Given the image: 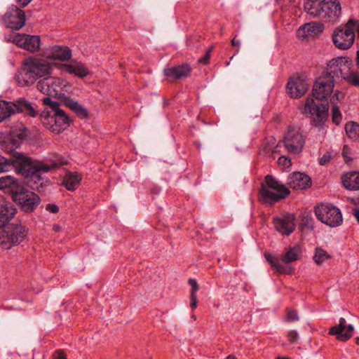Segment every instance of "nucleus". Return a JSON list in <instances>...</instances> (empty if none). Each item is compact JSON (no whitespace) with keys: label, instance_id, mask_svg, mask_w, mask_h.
Returning <instances> with one entry per match:
<instances>
[{"label":"nucleus","instance_id":"nucleus-1","mask_svg":"<svg viewBox=\"0 0 359 359\" xmlns=\"http://www.w3.org/2000/svg\"><path fill=\"white\" fill-rule=\"evenodd\" d=\"M335 76L330 72V62L321 75L316 79L312 88V97L306 99L303 113L309 116L313 126L321 128L327 120L328 97L333 93Z\"/></svg>","mask_w":359,"mask_h":359},{"label":"nucleus","instance_id":"nucleus-2","mask_svg":"<svg viewBox=\"0 0 359 359\" xmlns=\"http://www.w3.org/2000/svg\"><path fill=\"white\" fill-rule=\"evenodd\" d=\"M55 168V164H45L22 152L13 153L8 158L0 155V173L15 169L18 175L35 184L43 180V174Z\"/></svg>","mask_w":359,"mask_h":359},{"label":"nucleus","instance_id":"nucleus-3","mask_svg":"<svg viewBox=\"0 0 359 359\" xmlns=\"http://www.w3.org/2000/svg\"><path fill=\"white\" fill-rule=\"evenodd\" d=\"M52 70L53 67L48 60L30 57L25 60L15 79L20 86H27L50 75Z\"/></svg>","mask_w":359,"mask_h":359},{"label":"nucleus","instance_id":"nucleus-4","mask_svg":"<svg viewBox=\"0 0 359 359\" xmlns=\"http://www.w3.org/2000/svg\"><path fill=\"white\" fill-rule=\"evenodd\" d=\"M42 101L48 109L41 113V121L47 129L60 133L69 126V116L60 108L59 104L53 101L50 97H43Z\"/></svg>","mask_w":359,"mask_h":359},{"label":"nucleus","instance_id":"nucleus-5","mask_svg":"<svg viewBox=\"0 0 359 359\" xmlns=\"http://www.w3.org/2000/svg\"><path fill=\"white\" fill-rule=\"evenodd\" d=\"M305 11L313 18H318L327 22L336 21L341 14V4L339 0H321Z\"/></svg>","mask_w":359,"mask_h":359},{"label":"nucleus","instance_id":"nucleus-6","mask_svg":"<svg viewBox=\"0 0 359 359\" xmlns=\"http://www.w3.org/2000/svg\"><path fill=\"white\" fill-rule=\"evenodd\" d=\"M352 66V60L347 57H339L330 61V69L336 80L342 79L352 86H359V74L351 71Z\"/></svg>","mask_w":359,"mask_h":359},{"label":"nucleus","instance_id":"nucleus-7","mask_svg":"<svg viewBox=\"0 0 359 359\" xmlns=\"http://www.w3.org/2000/svg\"><path fill=\"white\" fill-rule=\"evenodd\" d=\"M15 113H24L32 117H36L38 111L32 102L22 97L14 102H0V123Z\"/></svg>","mask_w":359,"mask_h":359},{"label":"nucleus","instance_id":"nucleus-8","mask_svg":"<svg viewBox=\"0 0 359 359\" xmlns=\"http://www.w3.org/2000/svg\"><path fill=\"white\" fill-rule=\"evenodd\" d=\"M358 20L349 19L344 26H340L335 29L332 34V41L335 46L341 50L349 48L355 40V27Z\"/></svg>","mask_w":359,"mask_h":359},{"label":"nucleus","instance_id":"nucleus-9","mask_svg":"<svg viewBox=\"0 0 359 359\" xmlns=\"http://www.w3.org/2000/svg\"><path fill=\"white\" fill-rule=\"evenodd\" d=\"M316 217L330 227H337L343 222L341 210L330 203H322L314 207Z\"/></svg>","mask_w":359,"mask_h":359},{"label":"nucleus","instance_id":"nucleus-10","mask_svg":"<svg viewBox=\"0 0 359 359\" xmlns=\"http://www.w3.org/2000/svg\"><path fill=\"white\" fill-rule=\"evenodd\" d=\"M27 234V229L21 224H11L6 226L0 236V245L10 249L13 245L20 244Z\"/></svg>","mask_w":359,"mask_h":359},{"label":"nucleus","instance_id":"nucleus-11","mask_svg":"<svg viewBox=\"0 0 359 359\" xmlns=\"http://www.w3.org/2000/svg\"><path fill=\"white\" fill-rule=\"evenodd\" d=\"M37 89L44 95L60 98L65 95L63 88L66 87L64 80L50 75L40 79L36 85Z\"/></svg>","mask_w":359,"mask_h":359},{"label":"nucleus","instance_id":"nucleus-12","mask_svg":"<svg viewBox=\"0 0 359 359\" xmlns=\"http://www.w3.org/2000/svg\"><path fill=\"white\" fill-rule=\"evenodd\" d=\"M283 144L288 152L298 154L305 144V137L300 128L289 126L283 136Z\"/></svg>","mask_w":359,"mask_h":359},{"label":"nucleus","instance_id":"nucleus-13","mask_svg":"<svg viewBox=\"0 0 359 359\" xmlns=\"http://www.w3.org/2000/svg\"><path fill=\"white\" fill-rule=\"evenodd\" d=\"M13 200L26 212H33L41 202V198L36 194L27 190L25 187L13 196Z\"/></svg>","mask_w":359,"mask_h":359},{"label":"nucleus","instance_id":"nucleus-14","mask_svg":"<svg viewBox=\"0 0 359 359\" xmlns=\"http://www.w3.org/2000/svg\"><path fill=\"white\" fill-rule=\"evenodd\" d=\"M5 27L13 30H20L25 24V13L17 6L12 5L2 17Z\"/></svg>","mask_w":359,"mask_h":359},{"label":"nucleus","instance_id":"nucleus-15","mask_svg":"<svg viewBox=\"0 0 359 359\" xmlns=\"http://www.w3.org/2000/svg\"><path fill=\"white\" fill-rule=\"evenodd\" d=\"M310 83L305 76H292L290 78L286 86L287 94L292 98H299L308 90Z\"/></svg>","mask_w":359,"mask_h":359},{"label":"nucleus","instance_id":"nucleus-16","mask_svg":"<svg viewBox=\"0 0 359 359\" xmlns=\"http://www.w3.org/2000/svg\"><path fill=\"white\" fill-rule=\"evenodd\" d=\"M294 216L292 215L273 218V223L277 231L284 236L290 235L295 229Z\"/></svg>","mask_w":359,"mask_h":359},{"label":"nucleus","instance_id":"nucleus-17","mask_svg":"<svg viewBox=\"0 0 359 359\" xmlns=\"http://www.w3.org/2000/svg\"><path fill=\"white\" fill-rule=\"evenodd\" d=\"M353 326L352 325H347L346 320L341 318L339 324L330 329L329 334L335 335L337 339L341 341H346L353 336Z\"/></svg>","mask_w":359,"mask_h":359},{"label":"nucleus","instance_id":"nucleus-18","mask_svg":"<svg viewBox=\"0 0 359 359\" xmlns=\"http://www.w3.org/2000/svg\"><path fill=\"white\" fill-rule=\"evenodd\" d=\"M311 177L303 172H295L290 174L287 180L288 186L296 190H304L311 186Z\"/></svg>","mask_w":359,"mask_h":359},{"label":"nucleus","instance_id":"nucleus-19","mask_svg":"<svg viewBox=\"0 0 359 359\" xmlns=\"http://www.w3.org/2000/svg\"><path fill=\"white\" fill-rule=\"evenodd\" d=\"M191 71L188 64H182L177 66L164 69V75L170 82L187 77Z\"/></svg>","mask_w":359,"mask_h":359},{"label":"nucleus","instance_id":"nucleus-20","mask_svg":"<svg viewBox=\"0 0 359 359\" xmlns=\"http://www.w3.org/2000/svg\"><path fill=\"white\" fill-rule=\"evenodd\" d=\"M23 184L16 178L11 175L0 177V190L10 193L12 198L20 190H22Z\"/></svg>","mask_w":359,"mask_h":359},{"label":"nucleus","instance_id":"nucleus-21","mask_svg":"<svg viewBox=\"0 0 359 359\" xmlns=\"http://www.w3.org/2000/svg\"><path fill=\"white\" fill-rule=\"evenodd\" d=\"M324 25L320 22H311L301 27L297 34L299 37H313L323 32Z\"/></svg>","mask_w":359,"mask_h":359},{"label":"nucleus","instance_id":"nucleus-22","mask_svg":"<svg viewBox=\"0 0 359 359\" xmlns=\"http://www.w3.org/2000/svg\"><path fill=\"white\" fill-rule=\"evenodd\" d=\"M259 201L266 204H273L280 200L286 198L287 196L279 193L276 191L262 187L259 190Z\"/></svg>","mask_w":359,"mask_h":359},{"label":"nucleus","instance_id":"nucleus-23","mask_svg":"<svg viewBox=\"0 0 359 359\" xmlns=\"http://www.w3.org/2000/svg\"><path fill=\"white\" fill-rule=\"evenodd\" d=\"M72 57V51L67 46H55L47 53V58L53 60L67 61Z\"/></svg>","mask_w":359,"mask_h":359},{"label":"nucleus","instance_id":"nucleus-24","mask_svg":"<svg viewBox=\"0 0 359 359\" xmlns=\"http://www.w3.org/2000/svg\"><path fill=\"white\" fill-rule=\"evenodd\" d=\"M15 213L16 210L11 205L8 206L4 198L0 196V228L4 227Z\"/></svg>","mask_w":359,"mask_h":359},{"label":"nucleus","instance_id":"nucleus-25","mask_svg":"<svg viewBox=\"0 0 359 359\" xmlns=\"http://www.w3.org/2000/svg\"><path fill=\"white\" fill-rule=\"evenodd\" d=\"M22 42L18 46L29 52H36L39 49L41 39L37 35L22 34Z\"/></svg>","mask_w":359,"mask_h":359},{"label":"nucleus","instance_id":"nucleus-26","mask_svg":"<svg viewBox=\"0 0 359 359\" xmlns=\"http://www.w3.org/2000/svg\"><path fill=\"white\" fill-rule=\"evenodd\" d=\"M261 187L276 191L287 196L290 193V190L285 184L280 183V182L271 175H267L265 176L264 182L262 183Z\"/></svg>","mask_w":359,"mask_h":359},{"label":"nucleus","instance_id":"nucleus-27","mask_svg":"<svg viewBox=\"0 0 359 359\" xmlns=\"http://www.w3.org/2000/svg\"><path fill=\"white\" fill-rule=\"evenodd\" d=\"M265 258L273 269L278 273L292 274L294 271L292 267L282 264L278 257L271 254H265Z\"/></svg>","mask_w":359,"mask_h":359},{"label":"nucleus","instance_id":"nucleus-28","mask_svg":"<svg viewBox=\"0 0 359 359\" xmlns=\"http://www.w3.org/2000/svg\"><path fill=\"white\" fill-rule=\"evenodd\" d=\"M62 69L67 73L74 74L79 77L83 78L89 74L88 69L81 62H74L64 65Z\"/></svg>","mask_w":359,"mask_h":359},{"label":"nucleus","instance_id":"nucleus-29","mask_svg":"<svg viewBox=\"0 0 359 359\" xmlns=\"http://www.w3.org/2000/svg\"><path fill=\"white\" fill-rule=\"evenodd\" d=\"M81 180V174L69 171L64 176L63 184L69 191H74L78 188Z\"/></svg>","mask_w":359,"mask_h":359},{"label":"nucleus","instance_id":"nucleus-30","mask_svg":"<svg viewBox=\"0 0 359 359\" xmlns=\"http://www.w3.org/2000/svg\"><path fill=\"white\" fill-rule=\"evenodd\" d=\"M345 188L349 190H359V172L352 171L346 173L342 178Z\"/></svg>","mask_w":359,"mask_h":359},{"label":"nucleus","instance_id":"nucleus-31","mask_svg":"<svg viewBox=\"0 0 359 359\" xmlns=\"http://www.w3.org/2000/svg\"><path fill=\"white\" fill-rule=\"evenodd\" d=\"M20 147L18 140L12 136H7L5 139L0 142V148L5 152L10 154L12 156L13 153L17 152L15 149Z\"/></svg>","mask_w":359,"mask_h":359},{"label":"nucleus","instance_id":"nucleus-32","mask_svg":"<svg viewBox=\"0 0 359 359\" xmlns=\"http://www.w3.org/2000/svg\"><path fill=\"white\" fill-rule=\"evenodd\" d=\"M301 257L300 248L298 246H293L289 248L285 255L281 257V261L285 264L295 262Z\"/></svg>","mask_w":359,"mask_h":359},{"label":"nucleus","instance_id":"nucleus-33","mask_svg":"<svg viewBox=\"0 0 359 359\" xmlns=\"http://www.w3.org/2000/svg\"><path fill=\"white\" fill-rule=\"evenodd\" d=\"M65 106L70 108L72 111H74L78 116L85 118L88 116V112L85 107L81 105L79 102L75 101L74 100L67 98L65 100Z\"/></svg>","mask_w":359,"mask_h":359},{"label":"nucleus","instance_id":"nucleus-34","mask_svg":"<svg viewBox=\"0 0 359 359\" xmlns=\"http://www.w3.org/2000/svg\"><path fill=\"white\" fill-rule=\"evenodd\" d=\"M345 130L350 139L353 141H359V124L355 122H348L345 126Z\"/></svg>","mask_w":359,"mask_h":359},{"label":"nucleus","instance_id":"nucleus-35","mask_svg":"<svg viewBox=\"0 0 359 359\" xmlns=\"http://www.w3.org/2000/svg\"><path fill=\"white\" fill-rule=\"evenodd\" d=\"M331 256L327 251L321 248H316L315 255L313 256V260L318 265L323 264L325 261L330 259Z\"/></svg>","mask_w":359,"mask_h":359},{"label":"nucleus","instance_id":"nucleus-36","mask_svg":"<svg viewBox=\"0 0 359 359\" xmlns=\"http://www.w3.org/2000/svg\"><path fill=\"white\" fill-rule=\"evenodd\" d=\"M4 41L6 42H12L18 46V43L22 42L21 34L13 32L6 34L4 36Z\"/></svg>","mask_w":359,"mask_h":359},{"label":"nucleus","instance_id":"nucleus-37","mask_svg":"<svg viewBox=\"0 0 359 359\" xmlns=\"http://www.w3.org/2000/svg\"><path fill=\"white\" fill-rule=\"evenodd\" d=\"M28 130L27 128L23 127L18 130H16L14 132L13 135H11L12 137H15L17 140H18L19 142L20 143L22 140H25L28 136Z\"/></svg>","mask_w":359,"mask_h":359},{"label":"nucleus","instance_id":"nucleus-38","mask_svg":"<svg viewBox=\"0 0 359 359\" xmlns=\"http://www.w3.org/2000/svg\"><path fill=\"white\" fill-rule=\"evenodd\" d=\"M332 115V121L337 125L339 124L341 120V114L339 109V107L337 106V104H333Z\"/></svg>","mask_w":359,"mask_h":359},{"label":"nucleus","instance_id":"nucleus-39","mask_svg":"<svg viewBox=\"0 0 359 359\" xmlns=\"http://www.w3.org/2000/svg\"><path fill=\"white\" fill-rule=\"evenodd\" d=\"M278 163L280 167H281V169L283 170H287L290 168L292 163L291 160L288 157H286L285 156H281L278 158Z\"/></svg>","mask_w":359,"mask_h":359},{"label":"nucleus","instance_id":"nucleus-40","mask_svg":"<svg viewBox=\"0 0 359 359\" xmlns=\"http://www.w3.org/2000/svg\"><path fill=\"white\" fill-rule=\"evenodd\" d=\"M299 320L297 311L293 309H287L286 321L294 322Z\"/></svg>","mask_w":359,"mask_h":359},{"label":"nucleus","instance_id":"nucleus-41","mask_svg":"<svg viewBox=\"0 0 359 359\" xmlns=\"http://www.w3.org/2000/svg\"><path fill=\"white\" fill-rule=\"evenodd\" d=\"M330 102L333 104H337V102L341 101L344 98V95L339 90L334 92L332 95H330Z\"/></svg>","mask_w":359,"mask_h":359},{"label":"nucleus","instance_id":"nucleus-42","mask_svg":"<svg viewBox=\"0 0 359 359\" xmlns=\"http://www.w3.org/2000/svg\"><path fill=\"white\" fill-rule=\"evenodd\" d=\"M287 338L291 344H295L297 342L299 334L296 330H291L288 332Z\"/></svg>","mask_w":359,"mask_h":359},{"label":"nucleus","instance_id":"nucleus-43","mask_svg":"<svg viewBox=\"0 0 359 359\" xmlns=\"http://www.w3.org/2000/svg\"><path fill=\"white\" fill-rule=\"evenodd\" d=\"M189 283L191 286V295L196 294V292L198 290V285L196 280L190 278L189 280Z\"/></svg>","mask_w":359,"mask_h":359},{"label":"nucleus","instance_id":"nucleus-44","mask_svg":"<svg viewBox=\"0 0 359 359\" xmlns=\"http://www.w3.org/2000/svg\"><path fill=\"white\" fill-rule=\"evenodd\" d=\"M330 159L331 155L329 153H326L320 158L319 163L321 165H324L330 162Z\"/></svg>","mask_w":359,"mask_h":359},{"label":"nucleus","instance_id":"nucleus-45","mask_svg":"<svg viewBox=\"0 0 359 359\" xmlns=\"http://www.w3.org/2000/svg\"><path fill=\"white\" fill-rule=\"evenodd\" d=\"M210 52H211V49L208 50L205 55L203 57H201L198 60V62L200 63H203L204 65L208 64L209 62L210 57Z\"/></svg>","mask_w":359,"mask_h":359},{"label":"nucleus","instance_id":"nucleus-46","mask_svg":"<svg viewBox=\"0 0 359 359\" xmlns=\"http://www.w3.org/2000/svg\"><path fill=\"white\" fill-rule=\"evenodd\" d=\"M53 359H67V356L62 351L58 350L53 353Z\"/></svg>","mask_w":359,"mask_h":359},{"label":"nucleus","instance_id":"nucleus-47","mask_svg":"<svg viewBox=\"0 0 359 359\" xmlns=\"http://www.w3.org/2000/svg\"><path fill=\"white\" fill-rule=\"evenodd\" d=\"M46 210L52 212V213H57L59 211V208L55 204H48L46 207Z\"/></svg>","mask_w":359,"mask_h":359},{"label":"nucleus","instance_id":"nucleus-48","mask_svg":"<svg viewBox=\"0 0 359 359\" xmlns=\"http://www.w3.org/2000/svg\"><path fill=\"white\" fill-rule=\"evenodd\" d=\"M236 36H237V35H235V36L233 37V39L231 41V44L232 46L238 47V48L236 50V53H238L239 52V47H240V45H241V41L240 40H236Z\"/></svg>","mask_w":359,"mask_h":359},{"label":"nucleus","instance_id":"nucleus-49","mask_svg":"<svg viewBox=\"0 0 359 359\" xmlns=\"http://www.w3.org/2000/svg\"><path fill=\"white\" fill-rule=\"evenodd\" d=\"M197 304H198V301H197L196 295V294L191 295L190 306H191V309H196L197 307Z\"/></svg>","mask_w":359,"mask_h":359},{"label":"nucleus","instance_id":"nucleus-50","mask_svg":"<svg viewBox=\"0 0 359 359\" xmlns=\"http://www.w3.org/2000/svg\"><path fill=\"white\" fill-rule=\"evenodd\" d=\"M32 0H17V2L19 5L22 7L26 6Z\"/></svg>","mask_w":359,"mask_h":359},{"label":"nucleus","instance_id":"nucleus-51","mask_svg":"<svg viewBox=\"0 0 359 359\" xmlns=\"http://www.w3.org/2000/svg\"><path fill=\"white\" fill-rule=\"evenodd\" d=\"M353 215L355 216V217L356 218L357 221L359 223V208H354L353 210Z\"/></svg>","mask_w":359,"mask_h":359},{"label":"nucleus","instance_id":"nucleus-52","mask_svg":"<svg viewBox=\"0 0 359 359\" xmlns=\"http://www.w3.org/2000/svg\"><path fill=\"white\" fill-rule=\"evenodd\" d=\"M271 152V154H273L274 151H271V149H267L266 147L264 148V154H266L267 153Z\"/></svg>","mask_w":359,"mask_h":359},{"label":"nucleus","instance_id":"nucleus-53","mask_svg":"<svg viewBox=\"0 0 359 359\" xmlns=\"http://www.w3.org/2000/svg\"><path fill=\"white\" fill-rule=\"evenodd\" d=\"M356 64L359 66V50L357 51Z\"/></svg>","mask_w":359,"mask_h":359},{"label":"nucleus","instance_id":"nucleus-54","mask_svg":"<svg viewBox=\"0 0 359 359\" xmlns=\"http://www.w3.org/2000/svg\"><path fill=\"white\" fill-rule=\"evenodd\" d=\"M355 29H356V31H357V33H358V36L359 37V22L358 21V23L356 25V26L355 27Z\"/></svg>","mask_w":359,"mask_h":359},{"label":"nucleus","instance_id":"nucleus-55","mask_svg":"<svg viewBox=\"0 0 359 359\" xmlns=\"http://www.w3.org/2000/svg\"><path fill=\"white\" fill-rule=\"evenodd\" d=\"M226 359H236V357L233 356V355H229Z\"/></svg>","mask_w":359,"mask_h":359},{"label":"nucleus","instance_id":"nucleus-56","mask_svg":"<svg viewBox=\"0 0 359 359\" xmlns=\"http://www.w3.org/2000/svg\"><path fill=\"white\" fill-rule=\"evenodd\" d=\"M305 224H306V226H310L311 228H312V227H313V226H312V225H311V226L309 225V223L308 219H306V222H305Z\"/></svg>","mask_w":359,"mask_h":359},{"label":"nucleus","instance_id":"nucleus-57","mask_svg":"<svg viewBox=\"0 0 359 359\" xmlns=\"http://www.w3.org/2000/svg\"><path fill=\"white\" fill-rule=\"evenodd\" d=\"M355 343L357 345H359V337H358L355 338Z\"/></svg>","mask_w":359,"mask_h":359},{"label":"nucleus","instance_id":"nucleus-58","mask_svg":"<svg viewBox=\"0 0 359 359\" xmlns=\"http://www.w3.org/2000/svg\"><path fill=\"white\" fill-rule=\"evenodd\" d=\"M277 359H290L289 357H278Z\"/></svg>","mask_w":359,"mask_h":359},{"label":"nucleus","instance_id":"nucleus-59","mask_svg":"<svg viewBox=\"0 0 359 359\" xmlns=\"http://www.w3.org/2000/svg\"><path fill=\"white\" fill-rule=\"evenodd\" d=\"M343 156H345L344 150L343 151Z\"/></svg>","mask_w":359,"mask_h":359}]
</instances>
